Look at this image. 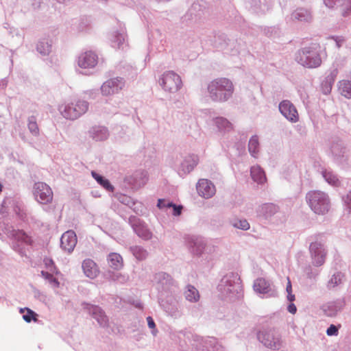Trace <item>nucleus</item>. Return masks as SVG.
Returning a JSON list of instances; mask_svg holds the SVG:
<instances>
[{
	"label": "nucleus",
	"instance_id": "nucleus-57",
	"mask_svg": "<svg viewBox=\"0 0 351 351\" xmlns=\"http://www.w3.org/2000/svg\"><path fill=\"white\" fill-rule=\"evenodd\" d=\"M343 200L345 203L347 210L348 213H351V191H350L347 195L343 197Z\"/></svg>",
	"mask_w": 351,
	"mask_h": 351
},
{
	"label": "nucleus",
	"instance_id": "nucleus-37",
	"mask_svg": "<svg viewBox=\"0 0 351 351\" xmlns=\"http://www.w3.org/2000/svg\"><path fill=\"white\" fill-rule=\"evenodd\" d=\"M213 121L220 132H229L232 128V123L224 117H216Z\"/></svg>",
	"mask_w": 351,
	"mask_h": 351
},
{
	"label": "nucleus",
	"instance_id": "nucleus-58",
	"mask_svg": "<svg viewBox=\"0 0 351 351\" xmlns=\"http://www.w3.org/2000/svg\"><path fill=\"white\" fill-rule=\"evenodd\" d=\"M147 325H148L149 328L153 329V330L152 331V333L154 335H156L158 330L156 329V324H155L154 320L153 319V318L152 317L148 316L147 317Z\"/></svg>",
	"mask_w": 351,
	"mask_h": 351
},
{
	"label": "nucleus",
	"instance_id": "nucleus-1",
	"mask_svg": "<svg viewBox=\"0 0 351 351\" xmlns=\"http://www.w3.org/2000/svg\"><path fill=\"white\" fill-rule=\"evenodd\" d=\"M217 290L221 297L231 301L242 295V285L239 275L236 272L226 274L220 280Z\"/></svg>",
	"mask_w": 351,
	"mask_h": 351
},
{
	"label": "nucleus",
	"instance_id": "nucleus-3",
	"mask_svg": "<svg viewBox=\"0 0 351 351\" xmlns=\"http://www.w3.org/2000/svg\"><path fill=\"white\" fill-rule=\"evenodd\" d=\"M184 338V341L186 345L192 347L195 351H204L205 349L207 351L212 350L213 351H223V348L221 345L219 344L217 340L215 337H208L206 339H203L202 337L193 334L189 331H180L178 335L179 338Z\"/></svg>",
	"mask_w": 351,
	"mask_h": 351
},
{
	"label": "nucleus",
	"instance_id": "nucleus-23",
	"mask_svg": "<svg viewBox=\"0 0 351 351\" xmlns=\"http://www.w3.org/2000/svg\"><path fill=\"white\" fill-rule=\"evenodd\" d=\"M84 308L87 309L88 313L90 314L93 317L97 320L101 326L106 327L108 325V317L105 315L104 311L99 306L90 304H86Z\"/></svg>",
	"mask_w": 351,
	"mask_h": 351
},
{
	"label": "nucleus",
	"instance_id": "nucleus-61",
	"mask_svg": "<svg viewBox=\"0 0 351 351\" xmlns=\"http://www.w3.org/2000/svg\"><path fill=\"white\" fill-rule=\"evenodd\" d=\"M171 208H173V215L174 216H179L181 215L182 206L179 205H176L173 203V206H171Z\"/></svg>",
	"mask_w": 351,
	"mask_h": 351
},
{
	"label": "nucleus",
	"instance_id": "nucleus-35",
	"mask_svg": "<svg viewBox=\"0 0 351 351\" xmlns=\"http://www.w3.org/2000/svg\"><path fill=\"white\" fill-rule=\"evenodd\" d=\"M37 51L42 56H48L51 51V43L48 39L40 40L36 45Z\"/></svg>",
	"mask_w": 351,
	"mask_h": 351
},
{
	"label": "nucleus",
	"instance_id": "nucleus-56",
	"mask_svg": "<svg viewBox=\"0 0 351 351\" xmlns=\"http://www.w3.org/2000/svg\"><path fill=\"white\" fill-rule=\"evenodd\" d=\"M171 206H173V203L164 199H159L158 200L157 207L160 209L170 208Z\"/></svg>",
	"mask_w": 351,
	"mask_h": 351
},
{
	"label": "nucleus",
	"instance_id": "nucleus-26",
	"mask_svg": "<svg viewBox=\"0 0 351 351\" xmlns=\"http://www.w3.org/2000/svg\"><path fill=\"white\" fill-rule=\"evenodd\" d=\"M324 3L329 8H339L343 16L351 12V0H324Z\"/></svg>",
	"mask_w": 351,
	"mask_h": 351
},
{
	"label": "nucleus",
	"instance_id": "nucleus-15",
	"mask_svg": "<svg viewBox=\"0 0 351 351\" xmlns=\"http://www.w3.org/2000/svg\"><path fill=\"white\" fill-rule=\"evenodd\" d=\"M281 114L289 122L297 123L299 121V114L295 106L289 100H282L278 105Z\"/></svg>",
	"mask_w": 351,
	"mask_h": 351
},
{
	"label": "nucleus",
	"instance_id": "nucleus-53",
	"mask_svg": "<svg viewBox=\"0 0 351 351\" xmlns=\"http://www.w3.org/2000/svg\"><path fill=\"white\" fill-rule=\"evenodd\" d=\"M337 74L338 69L337 67H334L330 69L329 73L325 77L324 79L333 84L337 76Z\"/></svg>",
	"mask_w": 351,
	"mask_h": 351
},
{
	"label": "nucleus",
	"instance_id": "nucleus-11",
	"mask_svg": "<svg viewBox=\"0 0 351 351\" xmlns=\"http://www.w3.org/2000/svg\"><path fill=\"white\" fill-rule=\"evenodd\" d=\"M186 243L191 252L199 257L210 254L214 251V247L208 246L206 240L201 237H189Z\"/></svg>",
	"mask_w": 351,
	"mask_h": 351
},
{
	"label": "nucleus",
	"instance_id": "nucleus-47",
	"mask_svg": "<svg viewBox=\"0 0 351 351\" xmlns=\"http://www.w3.org/2000/svg\"><path fill=\"white\" fill-rule=\"evenodd\" d=\"M27 128L29 132L34 136L39 135V128L34 116H30L27 119Z\"/></svg>",
	"mask_w": 351,
	"mask_h": 351
},
{
	"label": "nucleus",
	"instance_id": "nucleus-32",
	"mask_svg": "<svg viewBox=\"0 0 351 351\" xmlns=\"http://www.w3.org/2000/svg\"><path fill=\"white\" fill-rule=\"evenodd\" d=\"M250 176L252 179L256 183L262 184L266 181L265 171L260 166H253L250 169Z\"/></svg>",
	"mask_w": 351,
	"mask_h": 351
},
{
	"label": "nucleus",
	"instance_id": "nucleus-36",
	"mask_svg": "<svg viewBox=\"0 0 351 351\" xmlns=\"http://www.w3.org/2000/svg\"><path fill=\"white\" fill-rule=\"evenodd\" d=\"M184 297L186 300L191 302H196L199 299V293L194 286L189 285L186 287Z\"/></svg>",
	"mask_w": 351,
	"mask_h": 351
},
{
	"label": "nucleus",
	"instance_id": "nucleus-48",
	"mask_svg": "<svg viewBox=\"0 0 351 351\" xmlns=\"http://www.w3.org/2000/svg\"><path fill=\"white\" fill-rule=\"evenodd\" d=\"M263 32L268 37L277 38L280 36L281 30L278 26L266 27Z\"/></svg>",
	"mask_w": 351,
	"mask_h": 351
},
{
	"label": "nucleus",
	"instance_id": "nucleus-41",
	"mask_svg": "<svg viewBox=\"0 0 351 351\" xmlns=\"http://www.w3.org/2000/svg\"><path fill=\"white\" fill-rule=\"evenodd\" d=\"M119 201L129 208H132L135 213H138V208L136 206L137 204H140L137 202L134 201L131 197L124 194H121L118 197Z\"/></svg>",
	"mask_w": 351,
	"mask_h": 351
},
{
	"label": "nucleus",
	"instance_id": "nucleus-2",
	"mask_svg": "<svg viewBox=\"0 0 351 351\" xmlns=\"http://www.w3.org/2000/svg\"><path fill=\"white\" fill-rule=\"evenodd\" d=\"M233 93V84L228 78H217L207 85V96L214 102H226L232 97Z\"/></svg>",
	"mask_w": 351,
	"mask_h": 351
},
{
	"label": "nucleus",
	"instance_id": "nucleus-5",
	"mask_svg": "<svg viewBox=\"0 0 351 351\" xmlns=\"http://www.w3.org/2000/svg\"><path fill=\"white\" fill-rule=\"evenodd\" d=\"M154 282L158 292V300H162V298H168L176 291L177 287L176 281L166 272L160 271L155 274Z\"/></svg>",
	"mask_w": 351,
	"mask_h": 351
},
{
	"label": "nucleus",
	"instance_id": "nucleus-16",
	"mask_svg": "<svg viewBox=\"0 0 351 351\" xmlns=\"http://www.w3.org/2000/svg\"><path fill=\"white\" fill-rule=\"evenodd\" d=\"M345 306V298H340L324 304L321 306V310L326 316L332 317H335L339 313L342 311Z\"/></svg>",
	"mask_w": 351,
	"mask_h": 351
},
{
	"label": "nucleus",
	"instance_id": "nucleus-51",
	"mask_svg": "<svg viewBox=\"0 0 351 351\" xmlns=\"http://www.w3.org/2000/svg\"><path fill=\"white\" fill-rule=\"evenodd\" d=\"M41 276L48 280V282L53 287H59V282L57 278H56L53 274H50L48 271H41Z\"/></svg>",
	"mask_w": 351,
	"mask_h": 351
},
{
	"label": "nucleus",
	"instance_id": "nucleus-19",
	"mask_svg": "<svg viewBox=\"0 0 351 351\" xmlns=\"http://www.w3.org/2000/svg\"><path fill=\"white\" fill-rule=\"evenodd\" d=\"M253 288L255 292L265 295L266 297H275L277 295L273 284L263 278H258L254 281Z\"/></svg>",
	"mask_w": 351,
	"mask_h": 351
},
{
	"label": "nucleus",
	"instance_id": "nucleus-17",
	"mask_svg": "<svg viewBox=\"0 0 351 351\" xmlns=\"http://www.w3.org/2000/svg\"><path fill=\"white\" fill-rule=\"evenodd\" d=\"M124 86V79L121 77H117L105 82L101 86V91L104 95H110L117 93Z\"/></svg>",
	"mask_w": 351,
	"mask_h": 351
},
{
	"label": "nucleus",
	"instance_id": "nucleus-9",
	"mask_svg": "<svg viewBox=\"0 0 351 351\" xmlns=\"http://www.w3.org/2000/svg\"><path fill=\"white\" fill-rule=\"evenodd\" d=\"M329 156L334 162L337 165L347 164L349 159V154L347 147L343 142L338 138L332 140L329 147Z\"/></svg>",
	"mask_w": 351,
	"mask_h": 351
},
{
	"label": "nucleus",
	"instance_id": "nucleus-49",
	"mask_svg": "<svg viewBox=\"0 0 351 351\" xmlns=\"http://www.w3.org/2000/svg\"><path fill=\"white\" fill-rule=\"evenodd\" d=\"M231 224L233 227L243 230H247L250 227V223L246 219H235L231 221Z\"/></svg>",
	"mask_w": 351,
	"mask_h": 351
},
{
	"label": "nucleus",
	"instance_id": "nucleus-42",
	"mask_svg": "<svg viewBox=\"0 0 351 351\" xmlns=\"http://www.w3.org/2000/svg\"><path fill=\"white\" fill-rule=\"evenodd\" d=\"M91 174L92 176L95 178V180L106 190H107L108 191H113L114 186L110 184L108 180L105 178L104 176L98 174L94 171L91 172Z\"/></svg>",
	"mask_w": 351,
	"mask_h": 351
},
{
	"label": "nucleus",
	"instance_id": "nucleus-39",
	"mask_svg": "<svg viewBox=\"0 0 351 351\" xmlns=\"http://www.w3.org/2000/svg\"><path fill=\"white\" fill-rule=\"evenodd\" d=\"M253 10L256 13H263L269 9V5L265 3V0L262 2L261 0H246Z\"/></svg>",
	"mask_w": 351,
	"mask_h": 351
},
{
	"label": "nucleus",
	"instance_id": "nucleus-33",
	"mask_svg": "<svg viewBox=\"0 0 351 351\" xmlns=\"http://www.w3.org/2000/svg\"><path fill=\"white\" fill-rule=\"evenodd\" d=\"M345 280V276L343 273L337 271L335 273L327 283V288L328 289H333L335 287L342 285Z\"/></svg>",
	"mask_w": 351,
	"mask_h": 351
},
{
	"label": "nucleus",
	"instance_id": "nucleus-21",
	"mask_svg": "<svg viewBox=\"0 0 351 351\" xmlns=\"http://www.w3.org/2000/svg\"><path fill=\"white\" fill-rule=\"evenodd\" d=\"M198 194L205 199L211 198L216 193L213 183L207 179H200L197 184Z\"/></svg>",
	"mask_w": 351,
	"mask_h": 351
},
{
	"label": "nucleus",
	"instance_id": "nucleus-62",
	"mask_svg": "<svg viewBox=\"0 0 351 351\" xmlns=\"http://www.w3.org/2000/svg\"><path fill=\"white\" fill-rule=\"evenodd\" d=\"M318 274L319 273L317 271H313L311 267L306 269V276L308 278H315Z\"/></svg>",
	"mask_w": 351,
	"mask_h": 351
},
{
	"label": "nucleus",
	"instance_id": "nucleus-8",
	"mask_svg": "<svg viewBox=\"0 0 351 351\" xmlns=\"http://www.w3.org/2000/svg\"><path fill=\"white\" fill-rule=\"evenodd\" d=\"M257 339L265 347L279 350L282 347L281 337L274 329L263 328L257 332Z\"/></svg>",
	"mask_w": 351,
	"mask_h": 351
},
{
	"label": "nucleus",
	"instance_id": "nucleus-52",
	"mask_svg": "<svg viewBox=\"0 0 351 351\" xmlns=\"http://www.w3.org/2000/svg\"><path fill=\"white\" fill-rule=\"evenodd\" d=\"M337 74L338 69L337 67H334L330 69L329 73L325 77L324 79L333 84L337 76Z\"/></svg>",
	"mask_w": 351,
	"mask_h": 351
},
{
	"label": "nucleus",
	"instance_id": "nucleus-63",
	"mask_svg": "<svg viewBox=\"0 0 351 351\" xmlns=\"http://www.w3.org/2000/svg\"><path fill=\"white\" fill-rule=\"evenodd\" d=\"M88 26V23L87 22V21H82L79 24L78 29L81 32L85 31Z\"/></svg>",
	"mask_w": 351,
	"mask_h": 351
},
{
	"label": "nucleus",
	"instance_id": "nucleus-50",
	"mask_svg": "<svg viewBox=\"0 0 351 351\" xmlns=\"http://www.w3.org/2000/svg\"><path fill=\"white\" fill-rule=\"evenodd\" d=\"M25 310H26L27 312L25 314H23V318L26 322L29 323L32 320H36L37 314L34 311L28 308H25V309L21 308L20 312L23 313Z\"/></svg>",
	"mask_w": 351,
	"mask_h": 351
},
{
	"label": "nucleus",
	"instance_id": "nucleus-12",
	"mask_svg": "<svg viewBox=\"0 0 351 351\" xmlns=\"http://www.w3.org/2000/svg\"><path fill=\"white\" fill-rule=\"evenodd\" d=\"M159 84L165 91L176 93L182 86L180 77L172 71H169L162 75L159 80Z\"/></svg>",
	"mask_w": 351,
	"mask_h": 351
},
{
	"label": "nucleus",
	"instance_id": "nucleus-22",
	"mask_svg": "<svg viewBox=\"0 0 351 351\" xmlns=\"http://www.w3.org/2000/svg\"><path fill=\"white\" fill-rule=\"evenodd\" d=\"M77 244V237L73 230L65 232L60 238V246L64 251L71 253Z\"/></svg>",
	"mask_w": 351,
	"mask_h": 351
},
{
	"label": "nucleus",
	"instance_id": "nucleus-7",
	"mask_svg": "<svg viewBox=\"0 0 351 351\" xmlns=\"http://www.w3.org/2000/svg\"><path fill=\"white\" fill-rule=\"evenodd\" d=\"M89 104L85 100L78 99L75 102L59 106L60 114L66 119L75 120L84 114L88 110Z\"/></svg>",
	"mask_w": 351,
	"mask_h": 351
},
{
	"label": "nucleus",
	"instance_id": "nucleus-13",
	"mask_svg": "<svg viewBox=\"0 0 351 351\" xmlns=\"http://www.w3.org/2000/svg\"><path fill=\"white\" fill-rule=\"evenodd\" d=\"M33 195L35 199L43 204L50 203L53 199V191L51 189L46 183L42 182L34 184Z\"/></svg>",
	"mask_w": 351,
	"mask_h": 351
},
{
	"label": "nucleus",
	"instance_id": "nucleus-59",
	"mask_svg": "<svg viewBox=\"0 0 351 351\" xmlns=\"http://www.w3.org/2000/svg\"><path fill=\"white\" fill-rule=\"evenodd\" d=\"M326 334L328 336H336L338 335V328L334 325L331 324L326 330Z\"/></svg>",
	"mask_w": 351,
	"mask_h": 351
},
{
	"label": "nucleus",
	"instance_id": "nucleus-30",
	"mask_svg": "<svg viewBox=\"0 0 351 351\" xmlns=\"http://www.w3.org/2000/svg\"><path fill=\"white\" fill-rule=\"evenodd\" d=\"M89 136L96 141H104L108 138L109 132L104 126L95 125L92 127L89 132Z\"/></svg>",
	"mask_w": 351,
	"mask_h": 351
},
{
	"label": "nucleus",
	"instance_id": "nucleus-45",
	"mask_svg": "<svg viewBox=\"0 0 351 351\" xmlns=\"http://www.w3.org/2000/svg\"><path fill=\"white\" fill-rule=\"evenodd\" d=\"M248 151L252 156L256 158L257 154L259 152V142L258 136L254 135L250 138L248 143Z\"/></svg>",
	"mask_w": 351,
	"mask_h": 351
},
{
	"label": "nucleus",
	"instance_id": "nucleus-18",
	"mask_svg": "<svg viewBox=\"0 0 351 351\" xmlns=\"http://www.w3.org/2000/svg\"><path fill=\"white\" fill-rule=\"evenodd\" d=\"M199 163V157L195 154H189L186 156L180 167L178 168V173L180 177H185L191 173Z\"/></svg>",
	"mask_w": 351,
	"mask_h": 351
},
{
	"label": "nucleus",
	"instance_id": "nucleus-24",
	"mask_svg": "<svg viewBox=\"0 0 351 351\" xmlns=\"http://www.w3.org/2000/svg\"><path fill=\"white\" fill-rule=\"evenodd\" d=\"M110 45L113 48L124 49L126 44V34L123 27L113 32L110 37Z\"/></svg>",
	"mask_w": 351,
	"mask_h": 351
},
{
	"label": "nucleus",
	"instance_id": "nucleus-60",
	"mask_svg": "<svg viewBox=\"0 0 351 351\" xmlns=\"http://www.w3.org/2000/svg\"><path fill=\"white\" fill-rule=\"evenodd\" d=\"M331 38L335 40L336 46L338 48L341 47L345 42V39L342 36H332Z\"/></svg>",
	"mask_w": 351,
	"mask_h": 351
},
{
	"label": "nucleus",
	"instance_id": "nucleus-34",
	"mask_svg": "<svg viewBox=\"0 0 351 351\" xmlns=\"http://www.w3.org/2000/svg\"><path fill=\"white\" fill-rule=\"evenodd\" d=\"M104 277L106 280L117 282L120 284H124L127 282L128 278L119 272L108 270L105 272Z\"/></svg>",
	"mask_w": 351,
	"mask_h": 351
},
{
	"label": "nucleus",
	"instance_id": "nucleus-38",
	"mask_svg": "<svg viewBox=\"0 0 351 351\" xmlns=\"http://www.w3.org/2000/svg\"><path fill=\"white\" fill-rule=\"evenodd\" d=\"M108 262L110 267L114 269H119L123 266V259L120 254L111 253L108 256Z\"/></svg>",
	"mask_w": 351,
	"mask_h": 351
},
{
	"label": "nucleus",
	"instance_id": "nucleus-20",
	"mask_svg": "<svg viewBox=\"0 0 351 351\" xmlns=\"http://www.w3.org/2000/svg\"><path fill=\"white\" fill-rule=\"evenodd\" d=\"M97 62L98 56L92 51L82 53L77 58V65L80 68L84 70L94 68Z\"/></svg>",
	"mask_w": 351,
	"mask_h": 351
},
{
	"label": "nucleus",
	"instance_id": "nucleus-28",
	"mask_svg": "<svg viewBox=\"0 0 351 351\" xmlns=\"http://www.w3.org/2000/svg\"><path fill=\"white\" fill-rule=\"evenodd\" d=\"M82 267L84 275L90 279L96 278L99 273L97 265L90 258L84 260Z\"/></svg>",
	"mask_w": 351,
	"mask_h": 351
},
{
	"label": "nucleus",
	"instance_id": "nucleus-25",
	"mask_svg": "<svg viewBox=\"0 0 351 351\" xmlns=\"http://www.w3.org/2000/svg\"><path fill=\"white\" fill-rule=\"evenodd\" d=\"M290 19L292 21L311 23L313 21V14L308 9L298 8L291 13Z\"/></svg>",
	"mask_w": 351,
	"mask_h": 351
},
{
	"label": "nucleus",
	"instance_id": "nucleus-10",
	"mask_svg": "<svg viewBox=\"0 0 351 351\" xmlns=\"http://www.w3.org/2000/svg\"><path fill=\"white\" fill-rule=\"evenodd\" d=\"M325 241L322 235L316 237L315 241L310 244L309 251L312 263L315 267H319L325 263L326 250L324 245Z\"/></svg>",
	"mask_w": 351,
	"mask_h": 351
},
{
	"label": "nucleus",
	"instance_id": "nucleus-44",
	"mask_svg": "<svg viewBox=\"0 0 351 351\" xmlns=\"http://www.w3.org/2000/svg\"><path fill=\"white\" fill-rule=\"evenodd\" d=\"M13 237L18 241L22 242L27 245H32L33 243L32 237L27 235L23 230H14Z\"/></svg>",
	"mask_w": 351,
	"mask_h": 351
},
{
	"label": "nucleus",
	"instance_id": "nucleus-6",
	"mask_svg": "<svg viewBox=\"0 0 351 351\" xmlns=\"http://www.w3.org/2000/svg\"><path fill=\"white\" fill-rule=\"evenodd\" d=\"M296 60L301 65L310 69L319 67L322 64L320 53L316 47L302 48L298 51Z\"/></svg>",
	"mask_w": 351,
	"mask_h": 351
},
{
	"label": "nucleus",
	"instance_id": "nucleus-14",
	"mask_svg": "<svg viewBox=\"0 0 351 351\" xmlns=\"http://www.w3.org/2000/svg\"><path fill=\"white\" fill-rule=\"evenodd\" d=\"M128 223L140 238L144 240H149L152 239V233L148 229L146 223L138 217L130 216L128 219Z\"/></svg>",
	"mask_w": 351,
	"mask_h": 351
},
{
	"label": "nucleus",
	"instance_id": "nucleus-29",
	"mask_svg": "<svg viewBox=\"0 0 351 351\" xmlns=\"http://www.w3.org/2000/svg\"><path fill=\"white\" fill-rule=\"evenodd\" d=\"M279 210V207L273 203H265L258 207L257 210L260 216L265 219H270Z\"/></svg>",
	"mask_w": 351,
	"mask_h": 351
},
{
	"label": "nucleus",
	"instance_id": "nucleus-64",
	"mask_svg": "<svg viewBox=\"0 0 351 351\" xmlns=\"http://www.w3.org/2000/svg\"><path fill=\"white\" fill-rule=\"evenodd\" d=\"M287 311L291 314H295L297 311V308L293 303H291L287 306Z\"/></svg>",
	"mask_w": 351,
	"mask_h": 351
},
{
	"label": "nucleus",
	"instance_id": "nucleus-27",
	"mask_svg": "<svg viewBox=\"0 0 351 351\" xmlns=\"http://www.w3.org/2000/svg\"><path fill=\"white\" fill-rule=\"evenodd\" d=\"M165 298L158 300L160 306L164 311L171 317L174 318H179L182 316V313L180 309L177 302H169V300L165 301Z\"/></svg>",
	"mask_w": 351,
	"mask_h": 351
},
{
	"label": "nucleus",
	"instance_id": "nucleus-54",
	"mask_svg": "<svg viewBox=\"0 0 351 351\" xmlns=\"http://www.w3.org/2000/svg\"><path fill=\"white\" fill-rule=\"evenodd\" d=\"M332 84L330 83V82H328L327 80H326L325 79L322 81V84H321V90H322V92L324 94V95H328L329 94L330 92H331V90H332Z\"/></svg>",
	"mask_w": 351,
	"mask_h": 351
},
{
	"label": "nucleus",
	"instance_id": "nucleus-43",
	"mask_svg": "<svg viewBox=\"0 0 351 351\" xmlns=\"http://www.w3.org/2000/svg\"><path fill=\"white\" fill-rule=\"evenodd\" d=\"M339 90L343 97L351 99V82L348 80H342L338 84Z\"/></svg>",
	"mask_w": 351,
	"mask_h": 351
},
{
	"label": "nucleus",
	"instance_id": "nucleus-40",
	"mask_svg": "<svg viewBox=\"0 0 351 351\" xmlns=\"http://www.w3.org/2000/svg\"><path fill=\"white\" fill-rule=\"evenodd\" d=\"M134 184L138 187L144 186L147 181V173L145 171H137L132 176Z\"/></svg>",
	"mask_w": 351,
	"mask_h": 351
},
{
	"label": "nucleus",
	"instance_id": "nucleus-31",
	"mask_svg": "<svg viewBox=\"0 0 351 351\" xmlns=\"http://www.w3.org/2000/svg\"><path fill=\"white\" fill-rule=\"evenodd\" d=\"M323 178L329 184L338 186L340 184V180L338 176L330 169H323L321 171Z\"/></svg>",
	"mask_w": 351,
	"mask_h": 351
},
{
	"label": "nucleus",
	"instance_id": "nucleus-46",
	"mask_svg": "<svg viewBox=\"0 0 351 351\" xmlns=\"http://www.w3.org/2000/svg\"><path fill=\"white\" fill-rule=\"evenodd\" d=\"M130 251L133 256L139 261L145 260L148 255L147 250L138 245L131 246Z\"/></svg>",
	"mask_w": 351,
	"mask_h": 351
},
{
	"label": "nucleus",
	"instance_id": "nucleus-55",
	"mask_svg": "<svg viewBox=\"0 0 351 351\" xmlns=\"http://www.w3.org/2000/svg\"><path fill=\"white\" fill-rule=\"evenodd\" d=\"M44 263L45 265L46 268L52 273H58L56 267L55 265V263L53 261L51 258H45L44 259Z\"/></svg>",
	"mask_w": 351,
	"mask_h": 351
},
{
	"label": "nucleus",
	"instance_id": "nucleus-4",
	"mask_svg": "<svg viewBox=\"0 0 351 351\" xmlns=\"http://www.w3.org/2000/svg\"><path fill=\"white\" fill-rule=\"evenodd\" d=\"M306 201L311 209L317 215H325L330 208L328 195L321 191H310L306 195Z\"/></svg>",
	"mask_w": 351,
	"mask_h": 351
}]
</instances>
